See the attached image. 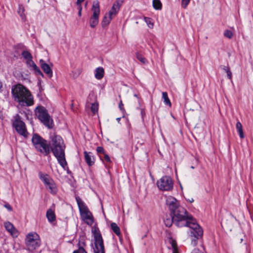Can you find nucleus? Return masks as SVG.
<instances>
[{"label":"nucleus","mask_w":253,"mask_h":253,"mask_svg":"<svg viewBox=\"0 0 253 253\" xmlns=\"http://www.w3.org/2000/svg\"><path fill=\"white\" fill-rule=\"evenodd\" d=\"M190 0H182L181 4L183 7L185 8L189 4Z\"/></svg>","instance_id":"34"},{"label":"nucleus","mask_w":253,"mask_h":253,"mask_svg":"<svg viewBox=\"0 0 253 253\" xmlns=\"http://www.w3.org/2000/svg\"><path fill=\"white\" fill-rule=\"evenodd\" d=\"M104 159L107 162H111V160L109 156L106 154H104Z\"/></svg>","instance_id":"38"},{"label":"nucleus","mask_w":253,"mask_h":253,"mask_svg":"<svg viewBox=\"0 0 253 253\" xmlns=\"http://www.w3.org/2000/svg\"><path fill=\"white\" fill-rule=\"evenodd\" d=\"M12 126L14 127L16 131L21 135L27 137L28 136V132L26 127L25 124L24 122L21 120L20 116L18 114H16L13 117L12 121Z\"/></svg>","instance_id":"8"},{"label":"nucleus","mask_w":253,"mask_h":253,"mask_svg":"<svg viewBox=\"0 0 253 253\" xmlns=\"http://www.w3.org/2000/svg\"><path fill=\"white\" fill-rule=\"evenodd\" d=\"M164 222L167 227H169L171 226L172 223H174V218L172 214H170V215H166L164 219Z\"/></svg>","instance_id":"18"},{"label":"nucleus","mask_w":253,"mask_h":253,"mask_svg":"<svg viewBox=\"0 0 253 253\" xmlns=\"http://www.w3.org/2000/svg\"><path fill=\"white\" fill-rule=\"evenodd\" d=\"M112 18L113 17L109 14H106L102 22V27H105L107 26L111 22Z\"/></svg>","instance_id":"21"},{"label":"nucleus","mask_w":253,"mask_h":253,"mask_svg":"<svg viewBox=\"0 0 253 253\" xmlns=\"http://www.w3.org/2000/svg\"><path fill=\"white\" fill-rule=\"evenodd\" d=\"M84 159L85 162L89 166H91L94 164V159L91 152H84Z\"/></svg>","instance_id":"17"},{"label":"nucleus","mask_w":253,"mask_h":253,"mask_svg":"<svg viewBox=\"0 0 253 253\" xmlns=\"http://www.w3.org/2000/svg\"><path fill=\"white\" fill-rule=\"evenodd\" d=\"M187 200H188L189 202H190V203H192V202H194V199H193L192 198H190V199H187Z\"/></svg>","instance_id":"44"},{"label":"nucleus","mask_w":253,"mask_h":253,"mask_svg":"<svg viewBox=\"0 0 253 253\" xmlns=\"http://www.w3.org/2000/svg\"><path fill=\"white\" fill-rule=\"evenodd\" d=\"M123 105H123V103H122V101H120V103H119V106L120 109L121 110H124Z\"/></svg>","instance_id":"40"},{"label":"nucleus","mask_w":253,"mask_h":253,"mask_svg":"<svg viewBox=\"0 0 253 253\" xmlns=\"http://www.w3.org/2000/svg\"><path fill=\"white\" fill-rule=\"evenodd\" d=\"M77 5H78L79 11H82V7L81 5V3H77Z\"/></svg>","instance_id":"41"},{"label":"nucleus","mask_w":253,"mask_h":253,"mask_svg":"<svg viewBox=\"0 0 253 253\" xmlns=\"http://www.w3.org/2000/svg\"><path fill=\"white\" fill-rule=\"evenodd\" d=\"M76 200L79 207L81 218L88 225H91L93 223V217L87 206L79 197H76Z\"/></svg>","instance_id":"5"},{"label":"nucleus","mask_w":253,"mask_h":253,"mask_svg":"<svg viewBox=\"0 0 253 253\" xmlns=\"http://www.w3.org/2000/svg\"><path fill=\"white\" fill-rule=\"evenodd\" d=\"M111 229L117 235L119 236L121 234L120 229L116 223H112L111 224Z\"/></svg>","instance_id":"23"},{"label":"nucleus","mask_w":253,"mask_h":253,"mask_svg":"<svg viewBox=\"0 0 253 253\" xmlns=\"http://www.w3.org/2000/svg\"><path fill=\"white\" fill-rule=\"evenodd\" d=\"M32 142L36 150L44 156H47L50 153V143L39 134L33 135Z\"/></svg>","instance_id":"4"},{"label":"nucleus","mask_w":253,"mask_h":253,"mask_svg":"<svg viewBox=\"0 0 253 253\" xmlns=\"http://www.w3.org/2000/svg\"><path fill=\"white\" fill-rule=\"evenodd\" d=\"M96 151L98 154H105V151L102 147L98 146L96 148Z\"/></svg>","instance_id":"33"},{"label":"nucleus","mask_w":253,"mask_h":253,"mask_svg":"<svg viewBox=\"0 0 253 253\" xmlns=\"http://www.w3.org/2000/svg\"><path fill=\"white\" fill-rule=\"evenodd\" d=\"M4 207L10 211H12V207L8 203L5 204Z\"/></svg>","instance_id":"36"},{"label":"nucleus","mask_w":253,"mask_h":253,"mask_svg":"<svg viewBox=\"0 0 253 253\" xmlns=\"http://www.w3.org/2000/svg\"><path fill=\"white\" fill-rule=\"evenodd\" d=\"M141 113L142 116H143V114H144V112L142 110H141Z\"/></svg>","instance_id":"49"},{"label":"nucleus","mask_w":253,"mask_h":253,"mask_svg":"<svg viewBox=\"0 0 253 253\" xmlns=\"http://www.w3.org/2000/svg\"><path fill=\"white\" fill-rule=\"evenodd\" d=\"M78 15L79 16H82V11H79L78 12Z\"/></svg>","instance_id":"46"},{"label":"nucleus","mask_w":253,"mask_h":253,"mask_svg":"<svg viewBox=\"0 0 253 253\" xmlns=\"http://www.w3.org/2000/svg\"><path fill=\"white\" fill-rule=\"evenodd\" d=\"M153 6L156 10H161L162 9V4L160 0H153Z\"/></svg>","instance_id":"25"},{"label":"nucleus","mask_w":253,"mask_h":253,"mask_svg":"<svg viewBox=\"0 0 253 253\" xmlns=\"http://www.w3.org/2000/svg\"><path fill=\"white\" fill-rule=\"evenodd\" d=\"M26 245L30 251L36 250L40 245L38 235L36 233L28 234L26 239Z\"/></svg>","instance_id":"10"},{"label":"nucleus","mask_w":253,"mask_h":253,"mask_svg":"<svg viewBox=\"0 0 253 253\" xmlns=\"http://www.w3.org/2000/svg\"><path fill=\"white\" fill-rule=\"evenodd\" d=\"M87 4V2H85V6H86Z\"/></svg>","instance_id":"52"},{"label":"nucleus","mask_w":253,"mask_h":253,"mask_svg":"<svg viewBox=\"0 0 253 253\" xmlns=\"http://www.w3.org/2000/svg\"><path fill=\"white\" fill-rule=\"evenodd\" d=\"M236 127L239 133L240 137L241 139L244 138L245 137V135L243 132L242 124L240 122H238L236 123Z\"/></svg>","instance_id":"22"},{"label":"nucleus","mask_w":253,"mask_h":253,"mask_svg":"<svg viewBox=\"0 0 253 253\" xmlns=\"http://www.w3.org/2000/svg\"><path fill=\"white\" fill-rule=\"evenodd\" d=\"M65 144L60 136L54 135L51 137V144L50 145V152H52L59 164L64 169L67 165L65 159Z\"/></svg>","instance_id":"3"},{"label":"nucleus","mask_w":253,"mask_h":253,"mask_svg":"<svg viewBox=\"0 0 253 253\" xmlns=\"http://www.w3.org/2000/svg\"><path fill=\"white\" fill-rule=\"evenodd\" d=\"M84 0H77V2L78 3H82L83 2Z\"/></svg>","instance_id":"45"},{"label":"nucleus","mask_w":253,"mask_h":253,"mask_svg":"<svg viewBox=\"0 0 253 253\" xmlns=\"http://www.w3.org/2000/svg\"><path fill=\"white\" fill-rule=\"evenodd\" d=\"M145 21L146 23L147 24L148 26L150 28H153L154 26V24L151 21V19L150 18H145Z\"/></svg>","instance_id":"31"},{"label":"nucleus","mask_w":253,"mask_h":253,"mask_svg":"<svg viewBox=\"0 0 253 253\" xmlns=\"http://www.w3.org/2000/svg\"><path fill=\"white\" fill-rule=\"evenodd\" d=\"M21 55L27 60L32 58L31 54L27 51H23L22 52Z\"/></svg>","instance_id":"28"},{"label":"nucleus","mask_w":253,"mask_h":253,"mask_svg":"<svg viewBox=\"0 0 253 253\" xmlns=\"http://www.w3.org/2000/svg\"><path fill=\"white\" fill-rule=\"evenodd\" d=\"M104 74V70L102 67H98L95 70V77L98 80L101 79Z\"/></svg>","instance_id":"20"},{"label":"nucleus","mask_w":253,"mask_h":253,"mask_svg":"<svg viewBox=\"0 0 253 253\" xmlns=\"http://www.w3.org/2000/svg\"><path fill=\"white\" fill-rule=\"evenodd\" d=\"M134 96L135 97H137V98L138 97H137V95L136 94H135L134 95Z\"/></svg>","instance_id":"50"},{"label":"nucleus","mask_w":253,"mask_h":253,"mask_svg":"<svg viewBox=\"0 0 253 253\" xmlns=\"http://www.w3.org/2000/svg\"><path fill=\"white\" fill-rule=\"evenodd\" d=\"M46 216L49 222H52L56 219V216L54 212L51 209H48L46 213Z\"/></svg>","instance_id":"19"},{"label":"nucleus","mask_w":253,"mask_h":253,"mask_svg":"<svg viewBox=\"0 0 253 253\" xmlns=\"http://www.w3.org/2000/svg\"><path fill=\"white\" fill-rule=\"evenodd\" d=\"M73 253H87L84 250V249L82 248H79L78 250L75 251Z\"/></svg>","instance_id":"35"},{"label":"nucleus","mask_w":253,"mask_h":253,"mask_svg":"<svg viewBox=\"0 0 253 253\" xmlns=\"http://www.w3.org/2000/svg\"><path fill=\"white\" fill-rule=\"evenodd\" d=\"M171 246L172 247L173 250L177 249L176 242H175V241H174V240L172 241Z\"/></svg>","instance_id":"37"},{"label":"nucleus","mask_w":253,"mask_h":253,"mask_svg":"<svg viewBox=\"0 0 253 253\" xmlns=\"http://www.w3.org/2000/svg\"><path fill=\"white\" fill-rule=\"evenodd\" d=\"M40 179L43 182L46 189L52 194H55L57 192V188L53 180L47 174L42 172L39 173Z\"/></svg>","instance_id":"9"},{"label":"nucleus","mask_w":253,"mask_h":253,"mask_svg":"<svg viewBox=\"0 0 253 253\" xmlns=\"http://www.w3.org/2000/svg\"><path fill=\"white\" fill-rule=\"evenodd\" d=\"M136 56L138 60H139L142 63L145 64L146 62V59L143 57L141 54L139 53H136Z\"/></svg>","instance_id":"29"},{"label":"nucleus","mask_w":253,"mask_h":253,"mask_svg":"<svg viewBox=\"0 0 253 253\" xmlns=\"http://www.w3.org/2000/svg\"><path fill=\"white\" fill-rule=\"evenodd\" d=\"M40 64L41 67L43 72L48 77L51 78L52 76V71L49 65L46 64L43 59H41L40 60Z\"/></svg>","instance_id":"14"},{"label":"nucleus","mask_w":253,"mask_h":253,"mask_svg":"<svg viewBox=\"0 0 253 253\" xmlns=\"http://www.w3.org/2000/svg\"><path fill=\"white\" fill-rule=\"evenodd\" d=\"M191 253H203L201 251H200L199 249H195L192 251Z\"/></svg>","instance_id":"39"},{"label":"nucleus","mask_w":253,"mask_h":253,"mask_svg":"<svg viewBox=\"0 0 253 253\" xmlns=\"http://www.w3.org/2000/svg\"><path fill=\"white\" fill-rule=\"evenodd\" d=\"M92 233L93 235L94 241V247L93 249L94 253H105V248L103 238L98 228H93Z\"/></svg>","instance_id":"7"},{"label":"nucleus","mask_w":253,"mask_h":253,"mask_svg":"<svg viewBox=\"0 0 253 253\" xmlns=\"http://www.w3.org/2000/svg\"><path fill=\"white\" fill-rule=\"evenodd\" d=\"M173 253H178L177 249L176 250H173Z\"/></svg>","instance_id":"47"},{"label":"nucleus","mask_w":253,"mask_h":253,"mask_svg":"<svg viewBox=\"0 0 253 253\" xmlns=\"http://www.w3.org/2000/svg\"><path fill=\"white\" fill-rule=\"evenodd\" d=\"M98 104L96 103H93L91 106V110L92 112L95 114L98 111Z\"/></svg>","instance_id":"30"},{"label":"nucleus","mask_w":253,"mask_h":253,"mask_svg":"<svg viewBox=\"0 0 253 253\" xmlns=\"http://www.w3.org/2000/svg\"><path fill=\"white\" fill-rule=\"evenodd\" d=\"M79 75V73L78 74H75L74 73V72H72V76L74 78H76Z\"/></svg>","instance_id":"42"},{"label":"nucleus","mask_w":253,"mask_h":253,"mask_svg":"<svg viewBox=\"0 0 253 253\" xmlns=\"http://www.w3.org/2000/svg\"><path fill=\"white\" fill-rule=\"evenodd\" d=\"M93 14L89 19V24L91 28H94L98 23L100 14L99 3L98 0L93 1L91 8Z\"/></svg>","instance_id":"11"},{"label":"nucleus","mask_w":253,"mask_h":253,"mask_svg":"<svg viewBox=\"0 0 253 253\" xmlns=\"http://www.w3.org/2000/svg\"><path fill=\"white\" fill-rule=\"evenodd\" d=\"M124 2L123 0H117L113 4L108 14L113 18L115 17L120 10V7Z\"/></svg>","instance_id":"13"},{"label":"nucleus","mask_w":253,"mask_h":253,"mask_svg":"<svg viewBox=\"0 0 253 253\" xmlns=\"http://www.w3.org/2000/svg\"><path fill=\"white\" fill-rule=\"evenodd\" d=\"M26 63H27L28 66L33 67V70L35 71V73L36 75H40L42 77H43V73L41 72V71L39 68V67L36 65V64L32 60V58L27 60Z\"/></svg>","instance_id":"16"},{"label":"nucleus","mask_w":253,"mask_h":253,"mask_svg":"<svg viewBox=\"0 0 253 253\" xmlns=\"http://www.w3.org/2000/svg\"><path fill=\"white\" fill-rule=\"evenodd\" d=\"M4 227L6 230L13 236H18L17 230L14 227L13 225L10 222L7 221L4 223Z\"/></svg>","instance_id":"15"},{"label":"nucleus","mask_w":253,"mask_h":253,"mask_svg":"<svg viewBox=\"0 0 253 253\" xmlns=\"http://www.w3.org/2000/svg\"><path fill=\"white\" fill-rule=\"evenodd\" d=\"M11 93L14 101L21 106H30L34 104L33 96L26 87L21 84L14 85Z\"/></svg>","instance_id":"2"},{"label":"nucleus","mask_w":253,"mask_h":253,"mask_svg":"<svg viewBox=\"0 0 253 253\" xmlns=\"http://www.w3.org/2000/svg\"><path fill=\"white\" fill-rule=\"evenodd\" d=\"M36 114L38 119L45 126L49 128L53 127V120L44 107H37L36 109Z\"/></svg>","instance_id":"6"},{"label":"nucleus","mask_w":253,"mask_h":253,"mask_svg":"<svg viewBox=\"0 0 253 253\" xmlns=\"http://www.w3.org/2000/svg\"><path fill=\"white\" fill-rule=\"evenodd\" d=\"M222 69L225 71V72L227 73V77L229 79H231L232 78V72L230 71V69L229 66H223L222 67Z\"/></svg>","instance_id":"27"},{"label":"nucleus","mask_w":253,"mask_h":253,"mask_svg":"<svg viewBox=\"0 0 253 253\" xmlns=\"http://www.w3.org/2000/svg\"><path fill=\"white\" fill-rule=\"evenodd\" d=\"M166 204L174 218V224L179 227H189L190 236L192 238L191 244L195 246L197 240L203 236V231L202 228L192 216L188 214L186 210L179 206L178 201L175 198L171 196L167 197Z\"/></svg>","instance_id":"1"},{"label":"nucleus","mask_w":253,"mask_h":253,"mask_svg":"<svg viewBox=\"0 0 253 253\" xmlns=\"http://www.w3.org/2000/svg\"><path fill=\"white\" fill-rule=\"evenodd\" d=\"M157 185L159 189L163 191H169L173 188L172 180L168 176L162 177L157 181Z\"/></svg>","instance_id":"12"},{"label":"nucleus","mask_w":253,"mask_h":253,"mask_svg":"<svg viewBox=\"0 0 253 253\" xmlns=\"http://www.w3.org/2000/svg\"><path fill=\"white\" fill-rule=\"evenodd\" d=\"M25 9L24 6L22 5H19L18 7V13L20 15V16L22 18V19H24L25 18V15L24 14Z\"/></svg>","instance_id":"26"},{"label":"nucleus","mask_w":253,"mask_h":253,"mask_svg":"<svg viewBox=\"0 0 253 253\" xmlns=\"http://www.w3.org/2000/svg\"><path fill=\"white\" fill-rule=\"evenodd\" d=\"M191 168L192 169H194V167L193 166H191Z\"/></svg>","instance_id":"51"},{"label":"nucleus","mask_w":253,"mask_h":253,"mask_svg":"<svg viewBox=\"0 0 253 253\" xmlns=\"http://www.w3.org/2000/svg\"><path fill=\"white\" fill-rule=\"evenodd\" d=\"M3 90V86L2 83L0 82V93H1Z\"/></svg>","instance_id":"43"},{"label":"nucleus","mask_w":253,"mask_h":253,"mask_svg":"<svg viewBox=\"0 0 253 253\" xmlns=\"http://www.w3.org/2000/svg\"><path fill=\"white\" fill-rule=\"evenodd\" d=\"M116 120H117V121H118V122H119H119H120V120H121V118H117V119H116Z\"/></svg>","instance_id":"48"},{"label":"nucleus","mask_w":253,"mask_h":253,"mask_svg":"<svg viewBox=\"0 0 253 253\" xmlns=\"http://www.w3.org/2000/svg\"><path fill=\"white\" fill-rule=\"evenodd\" d=\"M224 35L225 37L231 39L233 36V34L230 31L226 30L224 33Z\"/></svg>","instance_id":"32"},{"label":"nucleus","mask_w":253,"mask_h":253,"mask_svg":"<svg viewBox=\"0 0 253 253\" xmlns=\"http://www.w3.org/2000/svg\"><path fill=\"white\" fill-rule=\"evenodd\" d=\"M162 98L164 99V102L166 105H168L169 107L171 106V102L168 97V95L167 92H163Z\"/></svg>","instance_id":"24"}]
</instances>
